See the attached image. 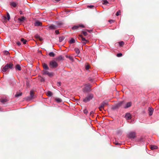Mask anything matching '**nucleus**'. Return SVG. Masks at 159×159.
I'll return each instance as SVG.
<instances>
[{
    "label": "nucleus",
    "mask_w": 159,
    "mask_h": 159,
    "mask_svg": "<svg viewBox=\"0 0 159 159\" xmlns=\"http://www.w3.org/2000/svg\"><path fill=\"white\" fill-rule=\"evenodd\" d=\"M124 103V101H122L119 102L118 103L116 104V105L117 106V107L119 108Z\"/></svg>",
    "instance_id": "a211bd4d"
},
{
    "label": "nucleus",
    "mask_w": 159,
    "mask_h": 159,
    "mask_svg": "<svg viewBox=\"0 0 159 159\" xmlns=\"http://www.w3.org/2000/svg\"><path fill=\"white\" fill-rule=\"evenodd\" d=\"M94 113V112L93 111H91L90 112V115H93Z\"/></svg>",
    "instance_id": "864d4df0"
},
{
    "label": "nucleus",
    "mask_w": 159,
    "mask_h": 159,
    "mask_svg": "<svg viewBox=\"0 0 159 159\" xmlns=\"http://www.w3.org/2000/svg\"><path fill=\"white\" fill-rule=\"evenodd\" d=\"M87 31H88L89 32L91 33L92 31V30H86Z\"/></svg>",
    "instance_id": "603ef678"
},
{
    "label": "nucleus",
    "mask_w": 159,
    "mask_h": 159,
    "mask_svg": "<svg viewBox=\"0 0 159 159\" xmlns=\"http://www.w3.org/2000/svg\"><path fill=\"white\" fill-rule=\"evenodd\" d=\"M56 2H57L59 1L60 0H55Z\"/></svg>",
    "instance_id": "bf43d9fd"
},
{
    "label": "nucleus",
    "mask_w": 159,
    "mask_h": 159,
    "mask_svg": "<svg viewBox=\"0 0 159 159\" xmlns=\"http://www.w3.org/2000/svg\"><path fill=\"white\" fill-rule=\"evenodd\" d=\"M35 37L37 39H40V36L37 34L35 35Z\"/></svg>",
    "instance_id": "49530a36"
},
{
    "label": "nucleus",
    "mask_w": 159,
    "mask_h": 159,
    "mask_svg": "<svg viewBox=\"0 0 159 159\" xmlns=\"http://www.w3.org/2000/svg\"><path fill=\"white\" fill-rule=\"evenodd\" d=\"M15 69L16 70L20 71L21 70V68L20 66L18 64H16L15 66Z\"/></svg>",
    "instance_id": "4468645a"
},
{
    "label": "nucleus",
    "mask_w": 159,
    "mask_h": 159,
    "mask_svg": "<svg viewBox=\"0 0 159 159\" xmlns=\"http://www.w3.org/2000/svg\"><path fill=\"white\" fill-rule=\"evenodd\" d=\"M14 68V65L12 62L7 64L4 66L2 69V71L5 72L9 69H12Z\"/></svg>",
    "instance_id": "f257e3e1"
},
{
    "label": "nucleus",
    "mask_w": 159,
    "mask_h": 159,
    "mask_svg": "<svg viewBox=\"0 0 159 159\" xmlns=\"http://www.w3.org/2000/svg\"><path fill=\"white\" fill-rule=\"evenodd\" d=\"M120 13V10H119L118 11L116 12V15L117 16H118L119 15V14Z\"/></svg>",
    "instance_id": "ea45409f"
},
{
    "label": "nucleus",
    "mask_w": 159,
    "mask_h": 159,
    "mask_svg": "<svg viewBox=\"0 0 159 159\" xmlns=\"http://www.w3.org/2000/svg\"><path fill=\"white\" fill-rule=\"evenodd\" d=\"M55 100L57 103H60L62 101V100L60 98H56Z\"/></svg>",
    "instance_id": "393cba45"
},
{
    "label": "nucleus",
    "mask_w": 159,
    "mask_h": 159,
    "mask_svg": "<svg viewBox=\"0 0 159 159\" xmlns=\"http://www.w3.org/2000/svg\"><path fill=\"white\" fill-rule=\"evenodd\" d=\"M75 42V39L73 38H71L70 40L69 41V43L70 44H72L74 43Z\"/></svg>",
    "instance_id": "412c9836"
},
{
    "label": "nucleus",
    "mask_w": 159,
    "mask_h": 159,
    "mask_svg": "<svg viewBox=\"0 0 159 159\" xmlns=\"http://www.w3.org/2000/svg\"><path fill=\"white\" fill-rule=\"evenodd\" d=\"M81 27L82 28H84V26L83 25H75L73 27H72L71 29L73 30H76L78 29V28Z\"/></svg>",
    "instance_id": "423d86ee"
},
{
    "label": "nucleus",
    "mask_w": 159,
    "mask_h": 159,
    "mask_svg": "<svg viewBox=\"0 0 159 159\" xmlns=\"http://www.w3.org/2000/svg\"><path fill=\"white\" fill-rule=\"evenodd\" d=\"M99 108L100 109V111H102V109H103V108H100V107H99Z\"/></svg>",
    "instance_id": "e2e57ef3"
},
{
    "label": "nucleus",
    "mask_w": 159,
    "mask_h": 159,
    "mask_svg": "<svg viewBox=\"0 0 159 159\" xmlns=\"http://www.w3.org/2000/svg\"><path fill=\"white\" fill-rule=\"evenodd\" d=\"M49 66L51 69L56 68L58 67V64L56 61L52 60L50 61Z\"/></svg>",
    "instance_id": "f03ea898"
},
{
    "label": "nucleus",
    "mask_w": 159,
    "mask_h": 159,
    "mask_svg": "<svg viewBox=\"0 0 159 159\" xmlns=\"http://www.w3.org/2000/svg\"><path fill=\"white\" fill-rule=\"evenodd\" d=\"M47 70H43V75H48L49 72Z\"/></svg>",
    "instance_id": "7c9ffc66"
},
{
    "label": "nucleus",
    "mask_w": 159,
    "mask_h": 159,
    "mask_svg": "<svg viewBox=\"0 0 159 159\" xmlns=\"http://www.w3.org/2000/svg\"><path fill=\"white\" fill-rule=\"evenodd\" d=\"M61 82H58L57 83V86H59L61 85Z\"/></svg>",
    "instance_id": "de8ad7c7"
},
{
    "label": "nucleus",
    "mask_w": 159,
    "mask_h": 159,
    "mask_svg": "<svg viewBox=\"0 0 159 159\" xmlns=\"http://www.w3.org/2000/svg\"><path fill=\"white\" fill-rule=\"evenodd\" d=\"M109 3L108 1L106 0H104L103 1V4L107 5V4H108Z\"/></svg>",
    "instance_id": "f704fd0d"
},
{
    "label": "nucleus",
    "mask_w": 159,
    "mask_h": 159,
    "mask_svg": "<svg viewBox=\"0 0 159 159\" xmlns=\"http://www.w3.org/2000/svg\"><path fill=\"white\" fill-rule=\"evenodd\" d=\"M56 60L57 61H60L64 60V57L60 55L56 58Z\"/></svg>",
    "instance_id": "9b49d317"
},
{
    "label": "nucleus",
    "mask_w": 159,
    "mask_h": 159,
    "mask_svg": "<svg viewBox=\"0 0 159 159\" xmlns=\"http://www.w3.org/2000/svg\"><path fill=\"white\" fill-rule=\"evenodd\" d=\"M26 85L27 86V87H29V86H30V85H29V82L28 80L26 81Z\"/></svg>",
    "instance_id": "c03bdc74"
},
{
    "label": "nucleus",
    "mask_w": 159,
    "mask_h": 159,
    "mask_svg": "<svg viewBox=\"0 0 159 159\" xmlns=\"http://www.w3.org/2000/svg\"><path fill=\"white\" fill-rule=\"evenodd\" d=\"M65 37H61L59 38V42H61L64 39Z\"/></svg>",
    "instance_id": "72a5a7b5"
},
{
    "label": "nucleus",
    "mask_w": 159,
    "mask_h": 159,
    "mask_svg": "<svg viewBox=\"0 0 159 159\" xmlns=\"http://www.w3.org/2000/svg\"><path fill=\"white\" fill-rule=\"evenodd\" d=\"M57 24L58 26H60L62 25V23L59 22H57Z\"/></svg>",
    "instance_id": "a18cd8bd"
},
{
    "label": "nucleus",
    "mask_w": 159,
    "mask_h": 159,
    "mask_svg": "<svg viewBox=\"0 0 159 159\" xmlns=\"http://www.w3.org/2000/svg\"><path fill=\"white\" fill-rule=\"evenodd\" d=\"M49 55L51 57H53L55 56V54L53 52H49Z\"/></svg>",
    "instance_id": "cd10ccee"
},
{
    "label": "nucleus",
    "mask_w": 159,
    "mask_h": 159,
    "mask_svg": "<svg viewBox=\"0 0 159 159\" xmlns=\"http://www.w3.org/2000/svg\"><path fill=\"white\" fill-rule=\"evenodd\" d=\"M91 86L90 85H85V87L83 89V90L84 92H86L89 91L90 90Z\"/></svg>",
    "instance_id": "39448f33"
},
{
    "label": "nucleus",
    "mask_w": 159,
    "mask_h": 159,
    "mask_svg": "<svg viewBox=\"0 0 159 159\" xmlns=\"http://www.w3.org/2000/svg\"><path fill=\"white\" fill-rule=\"evenodd\" d=\"M82 33L83 34L84 36H86L87 35V33L86 31H83L82 32Z\"/></svg>",
    "instance_id": "58836bf2"
},
{
    "label": "nucleus",
    "mask_w": 159,
    "mask_h": 159,
    "mask_svg": "<svg viewBox=\"0 0 159 159\" xmlns=\"http://www.w3.org/2000/svg\"><path fill=\"white\" fill-rule=\"evenodd\" d=\"M108 22L110 23H112L114 22V21L112 20H108Z\"/></svg>",
    "instance_id": "09e8293b"
},
{
    "label": "nucleus",
    "mask_w": 159,
    "mask_h": 159,
    "mask_svg": "<svg viewBox=\"0 0 159 159\" xmlns=\"http://www.w3.org/2000/svg\"><path fill=\"white\" fill-rule=\"evenodd\" d=\"M22 93L21 92L20 93H17L15 95V97H18L19 96H21L22 95Z\"/></svg>",
    "instance_id": "5701e85b"
},
{
    "label": "nucleus",
    "mask_w": 159,
    "mask_h": 159,
    "mask_svg": "<svg viewBox=\"0 0 159 159\" xmlns=\"http://www.w3.org/2000/svg\"><path fill=\"white\" fill-rule=\"evenodd\" d=\"M131 104L132 102H128L126 103L125 106H124V108L125 109L131 106Z\"/></svg>",
    "instance_id": "f3484780"
},
{
    "label": "nucleus",
    "mask_w": 159,
    "mask_h": 159,
    "mask_svg": "<svg viewBox=\"0 0 159 159\" xmlns=\"http://www.w3.org/2000/svg\"><path fill=\"white\" fill-rule=\"evenodd\" d=\"M136 133L135 132H131L129 133V137L130 139H134L136 137Z\"/></svg>",
    "instance_id": "0eeeda50"
},
{
    "label": "nucleus",
    "mask_w": 159,
    "mask_h": 159,
    "mask_svg": "<svg viewBox=\"0 0 159 159\" xmlns=\"http://www.w3.org/2000/svg\"><path fill=\"white\" fill-rule=\"evenodd\" d=\"M87 7H90V8H92L94 7V6L92 5H89L87 6Z\"/></svg>",
    "instance_id": "8fccbe9b"
},
{
    "label": "nucleus",
    "mask_w": 159,
    "mask_h": 159,
    "mask_svg": "<svg viewBox=\"0 0 159 159\" xmlns=\"http://www.w3.org/2000/svg\"><path fill=\"white\" fill-rule=\"evenodd\" d=\"M119 44L120 46H122L124 45V43L123 41H120L119 42Z\"/></svg>",
    "instance_id": "e433bc0d"
},
{
    "label": "nucleus",
    "mask_w": 159,
    "mask_h": 159,
    "mask_svg": "<svg viewBox=\"0 0 159 159\" xmlns=\"http://www.w3.org/2000/svg\"><path fill=\"white\" fill-rule=\"evenodd\" d=\"M75 52L77 54H79L80 53V51L79 50V49L78 48H75Z\"/></svg>",
    "instance_id": "bb28decb"
},
{
    "label": "nucleus",
    "mask_w": 159,
    "mask_h": 159,
    "mask_svg": "<svg viewBox=\"0 0 159 159\" xmlns=\"http://www.w3.org/2000/svg\"><path fill=\"white\" fill-rule=\"evenodd\" d=\"M125 118L127 120L130 119L131 118V115L130 113H126L125 114Z\"/></svg>",
    "instance_id": "9d476101"
},
{
    "label": "nucleus",
    "mask_w": 159,
    "mask_h": 159,
    "mask_svg": "<svg viewBox=\"0 0 159 159\" xmlns=\"http://www.w3.org/2000/svg\"><path fill=\"white\" fill-rule=\"evenodd\" d=\"M7 101V100L6 99H0V102L3 103H4Z\"/></svg>",
    "instance_id": "b1692460"
},
{
    "label": "nucleus",
    "mask_w": 159,
    "mask_h": 159,
    "mask_svg": "<svg viewBox=\"0 0 159 159\" xmlns=\"http://www.w3.org/2000/svg\"><path fill=\"white\" fill-rule=\"evenodd\" d=\"M84 114L87 115V113H88V111L86 109H85L84 110Z\"/></svg>",
    "instance_id": "a19ab883"
},
{
    "label": "nucleus",
    "mask_w": 159,
    "mask_h": 159,
    "mask_svg": "<svg viewBox=\"0 0 159 159\" xmlns=\"http://www.w3.org/2000/svg\"><path fill=\"white\" fill-rule=\"evenodd\" d=\"M90 68V66L89 65H85V69L86 70H89Z\"/></svg>",
    "instance_id": "c9c22d12"
},
{
    "label": "nucleus",
    "mask_w": 159,
    "mask_h": 159,
    "mask_svg": "<svg viewBox=\"0 0 159 159\" xmlns=\"http://www.w3.org/2000/svg\"><path fill=\"white\" fill-rule=\"evenodd\" d=\"M5 54L6 55H7V54H9V52L8 51H5Z\"/></svg>",
    "instance_id": "6e6d98bb"
},
{
    "label": "nucleus",
    "mask_w": 159,
    "mask_h": 159,
    "mask_svg": "<svg viewBox=\"0 0 159 159\" xmlns=\"http://www.w3.org/2000/svg\"><path fill=\"white\" fill-rule=\"evenodd\" d=\"M10 5L14 7H16V4L15 2H11V3Z\"/></svg>",
    "instance_id": "473e14b6"
},
{
    "label": "nucleus",
    "mask_w": 159,
    "mask_h": 159,
    "mask_svg": "<svg viewBox=\"0 0 159 159\" xmlns=\"http://www.w3.org/2000/svg\"><path fill=\"white\" fill-rule=\"evenodd\" d=\"M78 37L79 39L81 40L83 42L86 41V42H89V41L88 40H86L85 38L83 37L82 35L80 34L79 35Z\"/></svg>",
    "instance_id": "1a4fd4ad"
},
{
    "label": "nucleus",
    "mask_w": 159,
    "mask_h": 159,
    "mask_svg": "<svg viewBox=\"0 0 159 159\" xmlns=\"http://www.w3.org/2000/svg\"><path fill=\"white\" fill-rule=\"evenodd\" d=\"M46 94L48 96L51 97L53 95V93L51 92L48 91L46 93Z\"/></svg>",
    "instance_id": "4be33fe9"
},
{
    "label": "nucleus",
    "mask_w": 159,
    "mask_h": 159,
    "mask_svg": "<svg viewBox=\"0 0 159 159\" xmlns=\"http://www.w3.org/2000/svg\"><path fill=\"white\" fill-rule=\"evenodd\" d=\"M39 40L41 41L42 40V39L40 37V39H39Z\"/></svg>",
    "instance_id": "680f3d73"
},
{
    "label": "nucleus",
    "mask_w": 159,
    "mask_h": 159,
    "mask_svg": "<svg viewBox=\"0 0 159 159\" xmlns=\"http://www.w3.org/2000/svg\"><path fill=\"white\" fill-rule=\"evenodd\" d=\"M66 57L67 58H68L70 60L72 61V60H73V58L71 56H69L68 57V56H66Z\"/></svg>",
    "instance_id": "4c0bfd02"
},
{
    "label": "nucleus",
    "mask_w": 159,
    "mask_h": 159,
    "mask_svg": "<svg viewBox=\"0 0 159 159\" xmlns=\"http://www.w3.org/2000/svg\"><path fill=\"white\" fill-rule=\"evenodd\" d=\"M16 44L18 46H20L21 45V43H20V42L19 41H17L16 42Z\"/></svg>",
    "instance_id": "79ce46f5"
},
{
    "label": "nucleus",
    "mask_w": 159,
    "mask_h": 159,
    "mask_svg": "<svg viewBox=\"0 0 159 159\" xmlns=\"http://www.w3.org/2000/svg\"><path fill=\"white\" fill-rule=\"evenodd\" d=\"M7 16H4L2 17V18L3 19L5 20H9L10 19V16L9 13L8 12H7Z\"/></svg>",
    "instance_id": "6e6552de"
},
{
    "label": "nucleus",
    "mask_w": 159,
    "mask_h": 159,
    "mask_svg": "<svg viewBox=\"0 0 159 159\" xmlns=\"http://www.w3.org/2000/svg\"><path fill=\"white\" fill-rule=\"evenodd\" d=\"M122 54L121 53H118V54H117V57H119L122 56Z\"/></svg>",
    "instance_id": "37998d69"
},
{
    "label": "nucleus",
    "mask_w": 159,
    "mask_h": 159,
    "mask_svg": "<svg viewBox=\"0 0 159 159\" xmlns=\"http://www.w3.org/2000/svg\"><path fill=\"white\" fill-rule=\"evenodd\" d=\"M54 73L53 72H49L47 75H48L50 77L53 76L54 75Z\"/></svg>",
    "instance_id": "2f4dec72"
},
{
    "label": "nucleus",
    "mask_w": 159,
    "mask_h": 159,
    "mask_svg": "<svg viewBox=\"0 0 159 159\" xmlns=\"http://www.w3.org/2000/svg\"><path fill=\"white\" fill-rule=\"evenodd\" d=\"M93 95L92 94H89L84 99L83 101L84 102H87L92 100L93 98Z\"/></svg>",
    "instance_id": "7ed1b4c3"
},
{
    "label": "nucleus",
    "mask_w": 159,
    "mask_h": 159,
    "mask_svg": "<svg viewBox=\"0 0 159 159\" xmlns=\"http://www.w3.org/2000/svg\"><path fill=\"white\" fill-rule=\"evenodd\" d=\"M25 20V18L24 17L22 16L20 18H19L18 19V20L20 21H23L24 20Z\"/></svg>",
    "instance_id": "c85d7f7f"
},
{
    "label": "nucleus",
    "mask_w": 159,
    "mask_h": 159,
    "mask_svg": "<svg viewBox=\"0 0 159 159\" xmlns=\"http://www.w3.org/2000/svg\"><path fill=\"white\" fill-rule=\"evenodd\" d=\"M42 66L44 69V70H48L49 69V67L48 65L45 63H42Z\"/></svg>",
    "instance_id": "dca6fc26"
},
{
    "label": "nucleus",
    "mask_w": 159,
    "mask_h": 159,
    "mask_svg": "<svg viewBox=\"0 0 159 159\" xmlns=\"http://www.w3.org/2000/svg\"><path fill=\"white\" fill-rule=\"evenodd\" d=\"M41 81L42 82L44 81V78H42L41 80Z\"/></svg>",
    "instance_id": "4d7b16f0"
},
{
    "label": "nucleus",
    "mask_w": 159,
    "mask_h": 159,
    "mask_svg": "<svg viewBox=\"0 0 159 159\" xmlns=\"http://www.w3.org/2000/svg\"><path fill=\"white\" fill-rule=\"evenodd\" d=\"M107 104V102H102L100 105V108H103L104 109V107Z\"/></svg>",
    "instance_id": "f8f14e48"
},
{
    "label": "nucleus",
    "mask_w": 159,
    "mask_h": 159,
    "mask_svg": "<svg viewBox=\"0 0 159 159\" xmlns=\"http://www.w3.org/2000/svg\"><path fill=\"white\" fill-rule=\"evenodd\" d=\"M48 26V28L49 30L55 29L57 28V26L55 25H51L50 26Z\"/></svg>",
    "instance_id": "2eb2a0df"
},
{
    "label": "nucleus",
    "mask_w": 159,
    "mask_h": 159,
    "mask_svg": "<svg viewBox=\"0 0 159 159\" xmlns=\"http://www.w3.org/2000/svg\"><path fill=\"white\" fill-rule=\"evenodd\" d=\"M119 108L118 107H117V105L116 104L114 105V106H113L111 107V109L113 110H114L117 109Z\"/></svg>",
    "instance_id": "c756f323"
},
{
    "label": "nucleus",
    "mask_w": 159,
    "mask_h": 159,
    "mask_svg": "<svg viewBox=\"0 0 159 159\" xmlns=\"http://www.w3.org/2000/svg\"><path fill=\"white\" fill-rule=\"evenodd\" d=\"M154 111V109L152 107H149L148 108V111L149 115L150 116H151L152 115L153 112Z\"/></svg>",
    "instance_id": "ddd939ff"
},
{
    "label": "nucleus",
    "mask_w": 159,
    "mask_h": 159,
    "mask_svg": "<svg viewBox=\"0 0 159 159\" xmlns=\"http://www.w3.org/2000/svg\"><path fill=\"white\" fill-rule=\"evenodd\" d=\"M20 14H22V11H20Z\"/></svg>",
    "instance_id": "052dcab7"
},
{
    "label": "nucleus",
    "mask_w": 159,
    "mask_h": 159,
    "mask_svg": "<svg viewBox=\"0 0 159 159\" xmlns=\"http://www.w3.org/2000/svg\"><path fill=\"white\" fill-rule=\"evenodd\" d=\"M20 41L21 42L23 43L24 44H25L26 43V42H27V41L26 39H25L23 38H22L21 39Z\"/></svg>",
    "instance_id": "a878e982"
},
{
    "label": "nucleus",
    "mask_w": 159,
    "mask_h": 159,
    "mask_svg": "<svg viewBox=\"0 0 159 159\" xmlns=\"http://www.w3.org/2000/svg\"><path fill=\"white\" fill-rule=\"evenodd\" d=\"M150 148L151 150H153L154 149H157L158 147L156 145H151L150 146Z\"/></svg>",
    "instance_id": "6ab92c4d"
},
{
    "label": "nucleus",
    "mask_w": 159,
    "mask_h": 159,
    "mask_svg": "<svg viewBox=\"0 0 159 159\" xmlns=\"http://www.w3.org/2000/svg\"><path fill=\"white\" fill-rule=\"evenodd\" d=\"M34 24L35 26H39L42 25V23L40 21H36L35 22Z\"/></svg>",
    "instance_id": "aec40b11"
},
{
    "label": "nucleus",
    "mask_w": 159,
    "mask_h": 159,
    "mask_svg": "<svg viewBox=\"0 0 159 159\" xmlns=\"http://www.w3.org/2000/svg\"><path fill=\"white\" fill-rule=\"evenodd\" d=\"M30 96L27 97V99L28 100H31L33 99L34 98V92L33 90H31L30 92Z\"/></svg>",
    "instance_id": "20e7f679"
},
{
    "label": "nucleus",
    "mask_w": 159,
    "mask_h": 159,
    "mask_svg": "<svg viewBox=\"0 0 159 159\" xmlns=\"http://www.w3.org/2000/svg\"><path fill=\"white\" fill-rule=\"evenodd\" d=\"M55 32L56 34H59V32L58 30H56L55 31Z\"/></svg>",
    "instance_id": "3c124183"
},
{
    "label": "nucleus",
    "mask_w": 159,
    "mask_h": 159,
    "mask_svg": "<svg viewBox=\"0 0 159 159\" xmlns=\"http://www.w3.org/2000/svg\"><path fill=\"white\" fill-rule=\"evenodd\" d=\"M89 42H86V41H83L82 42L84 44H86V43H88Z\"/></svg>",
    "instance_id": "5fc2aeb1"
},
{
    "label": "nucleus",
    "mask_w": 159,
    "mask_h": 159,
    "mask_svg": "<svg viewBox=\"0 0 159 159\" xmlns=\"http://www.w3.org/2000/svg\"><path fill=\"white\" fill-rule=\"evenodd\" d=\"M115 144L116 145H120V143H116Z\"/></svg>",
    "instance_id": "13d9d810"
}]
</instances>
